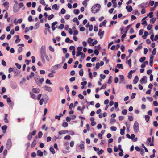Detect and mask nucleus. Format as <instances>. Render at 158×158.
<instances>
[{
	"instance_id": "1",
	"label": "nucleus",
	"mask_w": 158,
	"mask_h": 158,
	"mask_svg": "<svg viewBox=\"0 0 158 158\" xmlns=\"http://www.w3.org/2000/svg\"><path fill=\"white\" fill-rule=\"evenodd\" d=\"M40 55L42 60L44 63H45V58L47 61L49 62V58L46 52V47L45 46H42L40 48Z\"/></svg>"
},
{
	"instance_id": "2",
	"label": "nucleus",
	"mask_w": 158,
	"mask_h": 158,
	"mask_svg": "<svg viewBox=\"0 0 158 158\" xmlns=\"http://www.w3.org/2000/svg\"><path fill=\"white\" fill-rule=\"evenodd\" d=\"M133 129L135 132L137 133L139 130V125L138 122L135 121L133 126Z\"/></svg>"
},
{
	"instance_id": "3",
	"label": "nucleus",
	"mask_w": 158,
	"mask_h": 158,
	"mask_svg": "<svg viewBox=\"0 0 158 158\" xmlns=\"http://www.w3.org/2000/svg\"><path fill=\"white\" fill-rule=\"evenodd\" d=\"M12 142L10 139H8L6 143V148L8 149H9L12 145Z\"/></svg>"
},
{
	"instance_id": "4",
	"label": "nucleus",
	"mask_w": 158,
	"mask_h": 158,
	"mask_svg": "<svg viewBox=\"0 0 158 158\" xmlns=\"http://www.w3.org/2000/svg\"><path fill=\"white\" fill-rule=\"evenodd\" d=\"M97 5H98L99 6H100V5H99V4H97L95 5L94 6H93L92 8L91 9L92 12L93 13H96L99 11V9H96L95 10H94L93 9V8L95 9L96 8V7L97 6Z\"/></svg>"
},
{
	"instance_id": "5",
	"label": "nucleus",
	"mask_w": 158,
	"mask_h": 158,
	"mask_svg": "<svg viewBox=\"0 0 158 158\" xmlns=\"http://www.w3.org/2000/svg\"><path fill=\"white\" fill-rule=\"evenodd\" d=\"M154 139H148L147 141V143L150 146H153L154 144L153 143Z\"/></svg>"
},
{
	"instance_id": "6",
	"label": "nucleus",
	"mask_w": 158,
	"mask_h": 158,
	"mask_svg": "<svg viewBox=\"0 0 158 158\" xmlns=\"http://www.w3.org/2000/svg\"><path fill=\"white\" fill-rule=\"evenodd\" d=\"M44 79L43 78L40 79L39 81H37L36 80H35L36 82L37 85L39 86H40L41 85L42 83L44 82Z\"/></svg>"
},
{
	"instance_id": "7",
	"label": "nucleus",
	"mask_w": 158,
	"mask_h": 158,
	"mask_svg": "<svg viewBox=\"0 0 158 158\" xmlns=\"http://www.w3.org/2000/svg\"><path fill=\"white\" fill-rule=\"evenodd\" d=\"M146 78V77L144 76L140 80V83L142 84L143 83L146 84L147 82Z\"/></svg>"
},
{
	"instance_id": "8",
	"label": "nucleus",
	"mask_w": 158,
	"mask_h": 158,
	"mask_svg": "<svg viewBox=\"0 0 158 158\" xmlns=\"http://www.w3.org/2000/svg\"><path fill=\"white\" fill-rule=\"evenodd\" d=\"M36 133V130H34L32 132H30L29 133V135L28 136V138H32V136L34 135H35Z\"/></svg>"
},
{
	"instance_id": "9",
	"label": "nucleus",
	"mask_w": 158,
	"mask_h": 158,
	"mask_svg": "<svg viewBox=\"0 0 158 158\" xmlns=\"http://www.w3.org/2000/svg\"><path fill=\"white\" fill-rule=\"evenodd\" d=\"M44 90L47 91L49 92H51L52 90V88L51 87H48L46 85L44 87Z\"/></svg>"
},
{
	"instance_id": "10",
	"label": "nucleus",
	"mask_w": 158,
	"mask_h": 158,
	"mask_svg": "<svg viewBox=\"0 0 158 158\" xmlns=\"http://www.w3.org/2000/svg\"><path fill=\"white\" fill-rule=\"evenodd\" d=\"M104 31H102V30L101 29H99L98 35L100 37V39H102V38L103 37V35L104 34Z\"/></svg>"
},
{
	"instance_id": "11",
	"label": "nucleus",
	"mask_w": 158,
	"mask_h": 158,
	"mask_svg": "<svg viewBox=\"0 0 158 158\" xmlns=\"http://www.w3.org/2000/svg\"><path fill=\"white\" fill-rule=\"evenodd\" d=\"M135 71V70H131L128 73V78L131 79L132 77V74Z\"/></svg>"
},
{
	"instance_id": "12",
	"label": "nucleus",
	"mask_w": 158,
	"mask_h": 158,
	"mask_svg": "<svg viewBox=\"0 0 158 158\" xmlns=\"http://www.w3.org/2000/svg\"><path fill=\"white\" fill-rule=\"evenodd\" d=\"M126 9L127 10L128 12H131L133 10V9L131 6L129 5L126 6Z\"/></svg>"
},
{
	"instance_id": "13",
	"label": "nucleus",
	"mask_w": 158,
	"mask_h": 158,
	"mask_svg": "<svg viewBox=\"0 0 158 158\" xmlns=\"http://www.w3.org/2000/svg\"><path fill=\"white\" fill-rule=\"evenodd\" d=\"M139 81V77L138 76H136L133 81V83L134 84H136Z\"/></svg>"
},
{
	"instance_id": "14",
	"label": "nucleus",
	"mask_w": 158,
	"mask_h": 158,
	"mask_svg": "<svg viewBox=\"0 0 158 158\" xmlns=\"http://www.w3.org/2000/svg\"><path fill=\"white\" fill-rule=\"evenodd\" d=\"M107 20H104L99 25V27H101L102 26H106V23H107Z\"/></svg>"
},
{
	"instance_id": "15",
	"label": "nucleus",
	"mask_w": 158,
	"mask_h": 158,
	"mask_svg": "<svg viewBox=\"0 0 158 158\" xmlns=\"http://www.w3.org/2000/svg\"><path fill=\"white\" fill-rule=\"evenodd\" d=\"M3 4L4 6V7H5L6 9V10H8L9 8V2L6 1L4 3H3Z\"/></svg>"
},
{
	"instance_id": "16",
	"label": "nucleus",
	"mask_w": 158,
	"mask_h": 158,
	"mask_svg": "<svg viewBox=\"0 0 158 158\" xmlns=\"http://www.w3.org/2000/svg\"><path fill=\"white\" fill-rule=\"evenodd\" d=\"M32 91L34 93H38L40 92V89L38 88H33L32 89Z\"/></svg>"
},
{
	"instance_id": "17",
	"label": "nucleus",
	"mask_w": 158,
	"mask_h": 158,
	"mask_svg": "<svg viewBox=\"0 0 158 158\" xmlns=\"http://www.w3.org/2000/svg\"><path fill=\"white\" fill-rule=\"evenodd\" d=\"M38 142V141L37 140V139H34L32 143L31 147H34Z\"/></svg>"
},
{
	"instance_id": "18",
	"label": "nucleus",
	"mask_w": 158,
	"mask_h": 158,
	"mask_svg": "<svg viewBox=\"0 0 158 158\" xmlns=\"http://www.w3.org/2000/svg\"><path fill=\"white\" fill-rule=\"evenodd\" d=\"M119 77L120 79L119 83H121L124 80V77L123 75H119Z\"/></svg>"
},
{
	"instance_id": "19",
	"label": "nucleus",
	"mask_w": 158,
	"mask_h": 158,
	"mask_svg": "<svg viewBox=\"0 0 158 158\" xmlns=\"http://www.w3.org/2000/svg\"><path fill=\"white\" fill-rule=\"evenodd\" d=\"M85 143L83 141H81V143L79 145V147H80V148L81 149H83L84 148V145Z\"/></svg>"
},
{
	"instance_id": "20",
	"label": "nucleus",
	"mask_w": 158,
	"mask_h": 158,
	"mask_svg": "<svg viewBox=\"0 0 158 158\" xmlns=\"http://www.w3.org/2000/svg\"><path fill=\"white\" fill-rule=\"evenodd\" d=\"M148 35V32L147 31H145L144 32V35L142 36V37L143 39H145L147 37Z\"/></svg>"
},
{
	"instance_id": "21",
	"label": "nucleus",
	"mask_w": 158,
	"mask_h": 158,
	"mask_svg": "<svg viewBox=\"0 0 158 158\" xmlns=\"http://www.w3.org/2000/svg\"><path fill=\"white\" fill-rule=\"evenodd\" d=\"M37 154L38 156H42L43 155V152L40 150H38L37 151Z\"/></svg>"
},
{
	"instance_id": "22",
	"label": "nucleus",
	"mask_w": 158,
	"mask_h": 158,
	"mask_svg": "<svg viewBox=\"0 0 158 158\" xmlns=\"http://www.w3.org/2000/svg\"><path fill=\"white\" fill-rule=\"evenodd\" d=\"M116 0H112V2L113 3V6L114 8H116L117 6V4L116 3Z\"/></svg>"
},
{
	"instance_id": "23",
	"label": "nucleus",
	"mask_w": 158,
	"mask_h": 158,
	"mask_svg": "<svg viewBox=\"0 0 158 158\" xmlns=\"http://www.w3.org/2000/svg\"><path fill=\"white\" fill-rule=\"evenodd\" d=\"M7 128V126L6 125H4L3 126H2L1 127L2 129L3 130L6 131ZM3 133H6V131H3Z\"/></svg>"
},
{
	"instance_id": "24",
	"label": "nucleus",
	"mask_w": 158,
	"mask_h": 158,
	"mask_svg": "<svg viewBox=\"0 0 158 158\" xmlns=\"http://www.w3.org/2000/svg\"><path fill=\"white\" fill-rule=\"evenodd\" d=\"M156 20V18H152L150 19V23L153 24L154 23Z\"/></svg>"
},
{
	"instance_id": "25",
	"label": "nucleus",
	"mask_w": 158,
	"mask_h": 158,
	"mask_svg": "<svg viewBox=\"0 0 158 158\" xmlns=\"http://www.w3.org/2000/svg\"><path fill=\"white\" fill-rule=\"evenodd\" d=\"M116 121V120L114 118H111L110 119V124H112L114 123H115Z\"/></svg>"
},
{
	"instance_id": "26",
	"label": "nucleus",
	"mask_w": 158,
	"mask_h": 158,
	"mask_svg": "<svg viewBox=\"0 0 158 158\" xmlns=\"http://www.w3.org/2000/svg\"><path fill=\"white\" fill-rule=\"evenodd\" d=\"M30 94L31 98L34 99H36V98L35 95L32 92H31Z\"/></svg>"
},
{
	"instance_id": "27",
	"label": "nucleus",
	"mask_w": 158,
	"mask_h": 158,
	"mask_svg": "<svg viewBox=\"0 0 158 158\" xmlns=\"http://www.w3.org/2000/svg\"><path fill=\"white\" fill-rule=\"evenodd\" d=\"M5 118H4V122L5 123H7L8 122V120L7 119V117L8 116V114H5Z\"/></svg>"
},
{
	"instance_id": "28",
	"label": "nucleus",
	"mask_w": 158,
	"mask_h": 158,
	"mask_svg": "<svg viewBox=\"0 0 158 158\" xmlns=\"http://www.w3.org/2000/svg\"><path fill=\"white\" fill-rule=\"evenodd\" d=\"M50 152L53 154H54L56 152L54 148L52 147H50Z\"/></svg>"
},
{
	"instance_id": "29",
	"label": "nucleus",
	"mask_w": 158,
	"mask_h": 158,
	"mask_svg": "<svg viewBox=\"0 0 158 158\" xmlns=\"http://www.w3.org/2000/svg\"><path fill=\"white\" fill-rule=\"evenodd\" d=\"M146 60V57H142L140 58L139 59V61L141 63L143 62Z\"/></svg>"
},
{
	"instance_id": "30",
	"label": "nucleus",
	"mask_w": 158,
	"mask_h": 158,
	"mask_svg": "<svg viewBox=\"0 0 158 158\" xmlns=\"http://www.w3.org/2000/svg\"><path fill=\"white\" fill-rule=\"evenodd\" d=\"M126 63L128 64L129 67H131V59H129L127 61Z\"/></svg>"
},
{
	"instance_id": "31",
	"label": "nucleus",
	"mask_w": 158,
	"mask_h": 158,
	"mask_svg": "<svg viewBox=\"0 0 158 158\" xmlns=\"http://www.w3.org/2000/svg\"><path fill=\"white\" fill-rule=\"evenodd\" d=\"M112 77L110 76L109 78V79L107 83L108 84H111L112 82Z\"/></svg>"
},
{
	"instance_id": "32",
	"label": "nucleus",
	"mask_w": 158,
	"mask_h": 158,
	"mask_svg": "<svg viewBox=\"0 0 158 158\" xmlns=\"http://www.w3.org/2000/svg\"><path fill=\"white\" fill-rule=\"evenodd\" d=\"M52 8L53 9H54L56 10H58V8L57 7V5L56 4H54L52 6Z\"/></svg>"
},
{
	"instance_id": "33",
	"label": "nucleus",
	"mask_w": 158,
	"mask_h": 158,
	"mask_svg": "<svg viewBox=\"0 0 158 158\" xmlns=\"http://www.w3.org/2000/svg\"><path fill=\"white\" fill-rule=\"evenodd\" d=\"M117 67L118 68H121L123 69V64H117Z\"/></svg>"
},
{
	"instance_id": "34",
	"label": "nucleus",
	"mask_w": 158,
	"mask_h": 158,
	"mask_svg": "<svg viewBox=\"0 0 158 158\" xmlns=\"http://www.w3.org/2000/svg\"><path fill=\"white\" fill-rule=\"evenodd\" d=\"M74 13L76 15H77L79 13V10L78 9H75L73 10Z\"/></svg>"
},
{
	"instance_id": "35",
	"label": "nucleus",
	"mask_w": 158,
	"mask_h": 158,
	"mask_svg": "<svg viewBox=\"0 0 158 158\" xmlns=\"http://www.w3.org/2000/svg\"><path fill=\"white\" fill-rule=\"evenodd\" d=\"M54 17V15L53 14H52L50 15H49L48 18V19L49 20H51L52 18H53Z\"/></svg>"
},
{
	"instance_id": "36",
	"label": "nucleus",
	"mask_w": 158,
	"mask_h": 158,
	"mask_svg": "<svg viewBox=\"0 0 158 158\" xmlns=\"http://www.w3.org/2000/svg\"><path fill=\"white\" fill-rule=\"evenodd\" d=\"M68 126V123L67 122H63L62 124V126L64 127H67Z\"/></svg>"
},
{
	"instance_id": "37",
	"label": "nucleus",
	"mask_w": 158,
	"mask_h": 158,
	"mask_svg": "<svg viewBox=\"0 0 158 158\" xmlns=\"http://www.w3.org/2000/svg\"><path fill=\"white\" fill-rule=\"evenodd\" d=\"M150 118V116L148 115H146L145 116V119L146 122H148Z\"/></svg>"
},
{
	"instance_id": "38",
	"label": "nucleus",
	"mask_w": 158,
	"mask_h": 158,
	"mask_svg": "<svg viewBox=\"0 0 158 158\" xmlns=\"http://www.w3.org/2000/svg\"><path fill=\"white\" fill-rule=\"evenodd\" d=\"M43 135L41 131H40L39 132L38 134V136L39 138H40L42 137Z\"/></svg>"
},
{
	"instance_id": "39",
	"label": "nucleus",
	"mask_w": 158,
	"mask_h": 158,
	"mask_svg": "<svg viewBox=\"0 0 158 158\" xmlns=\"http://www.w3.org/2000/svg\"><path fill=\"white\" fill-rule=\"evenodd\" d=\"M83 54V52H77V54H76V56L77 57H78L80 55H81Z\"/></svg>"
},
{
	"instance_id": "40",
	"label": "nucleus",
	"mask_w": 158,
	"mask_h": 158,
	"mask_svg": "<svg viewBox=\"0 0 158 158\" xmlns=\"http://www.w3.org/2000/svg\"><path fill=\"white\" fill-rule=\"evenodd\" d=\"M122 113L123 114L126 115L127 113V110L126 109H124L122 111Z\"/></svg>"
},
{
	"instance_id": "41",
	"label": "nucleus",
	"mask_w": 158,
	"mask_h": 158,
	"mask_svg": "<svg viewBox=\"0 0 158 158\" xmlns=\"http://www.w3.org/2000/svg\"><path fill=\"white\" fill-rule=\"evenodd\" d=\"M110 129L112 131H116L117 130V128L115 126H111L110 127Z\"/></svg>"
},
{
	"instance_id": "42",
	"label": "nucleus",
	"mask_w": 158,
	"mask_h": 158,
	"mask_svg": "<svg viewBox=\"0 0 158 158\" xmlns=\"http://www.w3.org/2000/svg\"><path fill=\"white\" fill-rule=\"evenodd\" d=\"M83 47L82 46L78 47L77 48V52H80L82 49Z\"/></svg>"
},
{
	"instance_id": "43",
	"label": "nucleus",
	"mask_w": 158,
	"mask_h": 158,
	"mask_svg": "<svg viewBox=\"0 0 158 158\" xmlns=\"http://www.w3.org/2000/svg\"><path fill=\"white\" fill-rule=\"evenodd\" d=\"M142 48V46L141 45V44H139L137 48L136 49V50H137L138 49H140Z\"/></svg>"
},
{
	"instance_id": "44",
	"label": "nucleus",
	"mask_w": 158,
	"mask_h": 158,
	"mask_svg": "<svg viewBox=\"0 0 158 158\" xmlns=\"http://www.w3.org/2000/svg\"><path fill=\"white\" fill-rule=\"evenodd\" d=\"M65 89L66 90L67 94H69V90H70L69 88V87L68 85H66L65 86Z\"/></svg>"
},
{
	"instance_id": "45",
	"label": "nucleus",
	"mask_w": 158,
	"mask_h": 158,
	"mask_svg": "<svg viewBox=\"0 0 158 158\" xmlns=\"http://www.w3.org/2000/svg\"><path fill=\"white\" fill-rule=\"evenodd\" d=\"M77 110L78 111H81V114L83 113V111L82 109V108H81V107L80 106H79L77 108Z\"/></svg>"
},
{
	"instance_id": "46",
	"label": "nucleus",
	"mask_w": 158,
	"mask_h": 158,
	"mask_svg": "<svg viewBox=\"0 0 158 158\" xmlns=\"http://www.w3.org/2000/svg\"><path fill=\"white\" fill-rule=\"evenodd\" d=\"M79 75L81 76H82L83 75V71L82 69H81L79 71Z\"/></svg>"
},
{
	"instance_id": "47",
	"label": "nucleus",
	"mask_w": 158,
	"mask_h": 158,
	"mask_svg": "<svg viewBox=\"0 0 158 158\" xmlns=\"http://www.w3.org/2000/svg\"><path fill=\"white\" fill-rule=\"evenodd\" d=\"M152 27V24H150L148 25L147 27V29L148 30H149L151 29Z\"/></svg>"
},
{
	"instance_id": "48",
	"label": "nucleus",
	"mask_w": 158,
	"mask_h": 158,
	"mask_svg": "<svg viewBox=\"0 0 158 158\" xmlns=\"http://www.w3.org/2000/svg\"><path fill=\"white\" fill-rule=\"evenodd\" d=\"M100 66V64L98 62L96 64V66H95L96 68L97 69H98L99 68Z\"/></svg>"
},
{
	"instance_id": "49",
	"label": "nucleus",
	"mask_w": 158,
	"mask_h": 158,
	"mask_svg": "<svg viewBox=\"0 0 158 158\" xmlns=\"http://www.w3.org/2000/svg\"><path fill=\"white\" fill-rule=\"evenodd\" d=\"M40 4L43 5H46V4L45 3L44 0H40Z\"/></svg>"
},
{
	"instance_id": "50",
	"label": "nucleus",
	"mask_w": 158,
	"mask_h": 158,
	"mask_svg": "<svg viewBox=\"0 0 158 158\" xmlns=\"http://www.w3.org/2000/svg\"><path fill=\"white\" fill-rule=\"evenodd\" d=\"M78 97L81 99H83L84 98V97L81 94H79L78 95Z\"/></svg>"
},
{
	"instance_id": "51",
	"label": "nucleus",
	"mask_w": 158,
	"mask_h": 158,
	"mask_svg": "<svg viewBox=\"0 0 158 158\" xmlns=\"http://www.w3.org/2000/svg\"><path fill=\"white\" fill-rule=\"evenodd\" d=\"M93 41V40L91 38H89L88 39L87 41L88 43H91Z\"/></svg>"
},
{
	"instance_id": "52",
	"label": "nucleus",
	"mask_w": 158,
	"mask_h": 158,
	"mask_svg": "<svg viewBox=\"0 0 158 158\" xmlns=\"http://www.w3.org/2000/svg\"><path fill=\"white\" fill-rule=\"evenodd\" d=\"M49 49L51 52H54V48L53 47H52L51 46H49Z\"/></svg>"
},
{
	"instance_id": "53",
	"label": "nucleus",
	"mask_w": 158,
	"mask_h": 158,
	"mask_svg": "<svg viewBox=\"0 0 158 158\" xmlns=\"http://www.w3.org/2000/svg\"><path fill=\"white\" fill-rule=\"evenodd\" d=\"M136 95V93H133L132 94V95L131 97V99H133L135 97Z\"/></svg>"
},
{
	"instance_id": "54",
	"label": "nucleus",
	"mask_w": 158,
	"mask_h": 158,
	"mask_svg": "<svg viewBox=\"0 0 158 158\" xmlns=\"http://www.w3.org/2000/svg\"><path fill=\"white\" fill-rule=\"evenodd\" d=\"M104 152V151L102 149L100 150L99 151H98L97 153L98 155H100L102 154Z\"/></svg>"
},
{
	"instance_id": "55",
	"label": "nucleus",
	"mask_w": 158,
	"mask_h": 158,
	"mask_svg": "<svg viewBox=\"0 0 158 158\" xmlns=\"http://www.w3.org/2000/svg\"><path fill=\"white\" fill-rule=\"evenodd\" d=\"M70 15L69 14H67L64 17L65 19H69L70 18Z\"/></svg>"
},
{
	"instance_id": "56",
	"label": "nucleus",
	"mask_w": 158,
	"mask_h": 158,
	"mask_svg": "<svg viewBox=\"0 0 158 158\" xmlns=\"http://www.w3.org/2000/svg\"><path fill=\"white\" fill-rule=\"evenodd\" d=\"M125 47L123 45H122L121 46V49L122 52H124V50H125Z\"/></svg>"
},
{
	"instance_id": "57",
	"label": "nucleus",
	"mask_w": 158,
	"mask_h": 158,
	"mask_svg": "<svg viewBox=\"0 0 158 158\" xmlns=\"http://www.w3.org/2000/svg\"><path fill=\"white\" fill-rule=\"evenodd\" d=\"M46 83L47 84H49L51 85L52 84V83L51 82V81L50 80L48 79H47L46 81Z\"/></svg>"
},
{
	"instance_id": "58",
	"label": "nucleus",
	"mask_w": 158,
	"mask_h": 158,
	"mask_svg": "<svg viewBox=\"0 0 158 158\" xmlns=\"http://www.w3.org/2000/svg\"><path fill=\"white\" fill-rule=\"evenodd\" d=\"M143 31H144V30L143 29L140 30L139 31V35H142L143 34Z\"/></svg>"
},
{
	"instance_id": "59",
	"label": "nucleus",
	"mask_w": 158,
	"mask_h": 158,
	"mask_svg": "<svg viewBox=\"0 0 158 158\" xmlns=\"http://www.w3.org/2000/svg\"><path fill=\"white\" fill-rule=\"evenodd\" d=\"M106 86V84L103 85L101 87L100 89H105Z\"/></svg>"
},
{
	"instance_id": "60",
	"label": "nucleus",
	"mask_w": 158,
	"mask_h": 158,
	"mask_svg": "<svg viewBox=\"0 0 158 158\" xmlns=\"http://www.w3.org/2000/svg\"><path fill=\"white\" fill-rule=\"evenodd\" d=\"M78 63H79V62H78V61H76L75 62L74 65L73 66V67L74 68H75L77 67V65L78 64Z\"/></svg>"
},
{
	"instance_id": "61",
	"label": "nucleus",
	"mask_w": 158,
	"mask_h": 158,
	"mask_svg": "<svg viewBox=\"0 0 158 158\" xmlns=\"http://www.w3.org/2000/svg\"><path fill=\"white\" fill-rule=\"evenodd\" d=\"M15 65L19 69H20L21 67V65L17 63L15 64Z\"/></svg>"
},
{
	"instance_id": "62",
	"label": "nucleus",
	"mask_w": 158,
	"mask_h": 158,
	"mask_svg": "<svg viewBox=\"0 0 158 158\" xmlns=\"http://www.w3.org/2000/svg\"><path fill=\"white\" fill-rule=\"evenodd\" d=\"M87 0H85L83 1L82 4L85 6L86 7L87 5V3L86 2Z\"/></svg>"
},
{
	"instance_id": "63",
	"label": "nucleus",
	"mask_w": 158,
	"mask_h": 158,
	"mask_svg": "<svg viewBox=\"0 0 158 158\" xmlns=\"http://www.w3.org/2000/svg\"><path fill=\"white\" fill-rule=\"evenodd\" d=\"M75 80V77H72L69 80L71 82H73Z\"/></svg>"
},
{
	"instance_id": "64",
	"label": "nucleus",
	"mask_w": 158,
	"mask_h": 158,
	"mask_svg": "<svg viewBox=\"0 0 158 158\" xmlns=\"http://www.w3.org/2000/svg\"><path fill=\"white\" fill-rule=\"evenodd\" d=\"M28 20L29 22H31L32 20V16L31 15L29 16L28 19Z\"/></svg>"
}]
</instances>
